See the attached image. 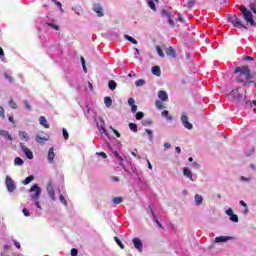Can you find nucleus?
Listing matches in <instances>:
<instances>
[{
	"mask_svg": "<svg viewBox=\"0 0 256 256\" xmlns=\"http://www.w3.org/2000/svg\"><path fill=\"white\" fill-rule=\"evenodd\" d=\"M249 1V9H247V7L243 6L240 8V12L241 15L240 17H242L244 19V21H246L247 25H250L251 27H255L256 22L253 19V13L254 15H256V0H248Z\"/></svg>",
	"mask_w": 256,
	"mask_h": 256,
	"instance_id": "nucleus-1",
	"label": "nucleus"
},
{
	"mask_svg": "<svg viewBox=\"0 0 256 256\" xmlns=\"http://www.w3.org/2000/svg\"><path fill=\"white\" fill-rule=\"evenodd\" d=\"M42 45L46 48V53L51 57V59H55L63 55V48H61V44L57 41L46 40V42H42Z\"/></svg>",
	"mask_w": 256,
	"mask_h": 256,
	"instance_id": "nucleus-2",
	"label": "nucleus"
},
{
	"mask_svg": "<svg viewBox=\"0 0 256 256\" xmlns=\"http://www.w3.org/2000/svg\"><path fill=\"white\" fill-rule=\"evenodd\" d=\"M240 75L238 78L239 83H243L244 85H251L253 83V75L251 74V70L249 66H237L234 69V75ZM241 75H244L245 79L241 78Z\"/></svg>",
	"mask_w": 256,
	"mask_h": 256,
	"instance_id": "nucleus-3",
	"label": "nucleus"
},
{
	"mask_svg": "<svg viewBox=\"0 0 256 256\" xmlns=\"http://www.w3.org/2000/svg\"><path fill=\"white\" fill-rule=\"evenodd\" d=\"M29 193H33L30 194V197L32 201H34L35 207H37V209H39L40 211L43 210V208L41 207V203L38 200L39 197H41V187H39V185L37 184H33L29 190Z\"/></svg>",
	"mask_w": 256,
	"mask_h": 256,
	"instance_id": "nucleus-4",
	"label": "nucleus"
},
{
	"mask_svg": "<svg viewBox=\"0 0 256 256\" xmlns=\"http://www.w3.org/2000/svg\"><path fill=\"white\" fill-rule=\"evenodd\" d=\"M228 21L229 23H231L233 25V27H235L236 29H249L247 27V24L243 23V21L241 20V18H239V16L237 15H230L228 16Z\"/></svg>",
	"mask_w": 256,
	"mask_h": 256,
	"instance_id": "nucleus-5",
	"label": "nucleus"
},
{
	"mask_svg": "<svg viewBox=\"0 0 256 256\" xmlns=\"http://www.w3.org/2000/svg\"><path fill=\"white\" fill-rule=\"evenodd\" d=\"M107 147H108V149H109L110 151H112L113 157H114L115 159H117V161H119V163H120L121 167H123L124 171H125L126 173H128V175H131V172H130L129 170H127V167H125V166L123 165V156H121V154H119V151L113 150V146L111 145V143H108V144H107Z\"/></svg>",
	"mask_w": 256,
	"mask_h": 256,
	"instance_id": "nucleus-6",
	"label": "nucleus"
},
{
	"mask_svg": "<svg viewBox=\"0 0 256 256\" xmlns=\"http://www.w3.org/2000/svg\"><path fill=\"white\" fill-rule=\"evenodd\" d=\"M94 121L96 123L97 129L100 131L102 135H109L107 129L105 128V120H103V118L97 117L94 119Z\"/></svg>",
	"mask_w": 256,
	"mask_h": 256,
	"instance_id": "nucleus-7",
	"label": "nucleus"
},
{
	"mask_svg": "<svg viewBox=\"0 0 256 256\" xmlns=\"http://www.w3.org/2000/svg\"><path fill=\"white\" fill-rule=\"evenodd\" d=\"M5 185L7 187V191L9 193H13L17 189V186L15 185V182L10 176H6Z\"/></svg>",
	"mask_w": 256,
	"mask_h": 256,
	"instance_id": "nucleus-8",
	"label": "nucleus"
},
{
	"mask_svg": "<svg viewBox=\"0 0 256 256\" xmlns=\"http://www.w3.org/2000/svg\"><path fill=\"white\" fill-rule=\"evenodd\" d=\"M86 111L84 110L85 116L88 120H93L95 121V119H97V112H95V110L89 108V105H86Z\"/></svg>",
	"mask_w": 256,
	"mask_h": 256,
	"instance_id": "nucleus-9",
	"label": "nucleus"
},
{
	"mask_svg": "<svg viewBox=\"0 0 256 256\" xmlns=\"http://www.w3.org/2000/svg\"><path fill=\"white\" fill-rule=\"evenodd\" d=\"M181 123L183 127H185V129H188V131H191V129H193V125L191 124V122H189V117L185 113H182Z\"/></svg>",
	"mask_w": 256,
	"mask_h": 256,
	"instance_id": "nucleus-10",
	"label": "nucleus"
},
{
	"mask_svg": "<svg viewBox=\"0 0 256 256\" xmlns=\"http://www.w3.org/2000/svg\"><path fill=\"white\" fill-rule=\"evenodd\" d=\"M19 147L24 155L27 157V159H33V151L27 148L23 142H20Z\"/></svg>",
	"mask_w": 256,
	"mask_h": 256,
	"instance_id": "nucleus-11",
	"label": "nucleus"
},
{
	"mask_svg": "<svg viewBox=\"0 0 256 256\" xmlns=\"http://www.w3.org/2000/svg\"><path fill=\"white\" fill-rule=\"evenodd\" d=\"M226 215H228L229 220L232 221V223H239V216L235 213H233V209L232 208H228L225 211Z\"/></svg>",
	"mask_w": 256,
	"mask_h": 256,
	"instance_id": "nucleus-12",
	"label": "nucleus"
},
{
	"mask_svg": "<svg viewBox=\"0 0 256 256\" xmlns=\"http://www.w3.org/2000/svg\"><path fill=\"white\" fill-rule=\"evenodd\" d=\"M132 243L135 247V249L139 252V253H143V241H141L140 238L135 237L132 239Z\"/></svg>",
	"mask_w": 256,
	"mask_h": 256,
	"instance_id": "nucleus-13",
	"label": "nucleus"
},
{
	"mask_svg": "<svg viewBox=\"0 0 256 256\" xmlns=\"http://www.w3.org/2000/svg\"><path fill=\"white\" fill-rule=\"evenodd\" d=\"M46 141H49V136L45 132L36 135V142L40 145H45Z\"/></svg>",
	"mask_w": 256,
	"mask_h": 256,
	"instance_id": "nucleus-14",
	"label": "nucleus"
},
{
	"mask_svg": "<svg viewBox=\"0 0 256 256\" xmlns=\"http://www.w3.org/2000/svg\"><path fill=\"white\" fill-rule=\"evenodd\" d=\"M47 161L50 164H53L55 162V148L50 147L48 150V155H47Z\"/></svg>",
	"mask_w": 256,
	"mask_h": 256,
	"instance_id": "nucleus-15",
	"label": "nucleus"
},
{
	"mask_svg": "<svg viewBox=\"0 0 256 256\" xmlns=\"http://www.w3.org/2000/svg\"><path fill=\"white\" fill-rule=\"evenodd\" d=\"M93 11L96 13L97 17H103L105 13H103V6L101 4H94Z\"/></svg>",
	"mask_w": 256,
	"mask_h": 256,
	"instance_id": "nucleus-16",
	"label": "nucleus"
},
{
	"mask_svg": "<svg viewBox=\"0 0 256 256\" xmlns=\"http://www.w3.org/2000/svg\"><path fill=\"white\" fill-rule=\"evenodd\" d=\"M214 241H215V243H227V241H233V237H231V236H217Z\"/></svg>",
	"mask_w": 256,
	"mask_h": 256,
	"instance_id": "nucleus-17",
	"label": "nucleus"
},
{
	"mask_svg": "<svg viewBox=\"0 0 256 256\" xmlns=\"http://www.w3.org/2000/svg\"><path fill=\"white\" fill-rule=\"evenodd\" d=\"M158 99H160V101L165 102L169 99V94H167L165 90H160L158 92Z\"/></svg>",
	"mask_w": 256,
	"mask_h": 256,
	"instance_id": "nucleus-18",
	"label": "nucleus"
},
{
	"mask_svg": "<svg viewBox=\"0 0 256 256\" xmlns=\"http://www.w3.org/2000/svg\"><path fill=\"white\" fill-rule=\"evenodd\" d=\"M47 192L52 201H55V188H53L52 184L47 185Z\"/></svg>",
	"mask_w": 256,
	"mask_h": 256,
	"instance_id": "nucleus-19",
	"label": "nucleus"
},
{
	"mask_svg": "<svg viewBox=\"0 0 256 256\" xmlns=\"http://www.w3.org/2000/svg\"><path fill=\"white\" fill-rule=\"evenodd\" d=\"M68 83L70 85V87L72 88H77L79 87V81H77V77H72V78H68Z\"/></svg>",
	"mask_w": 256,
	"mask_h": 256,
	"instance_id": "nucleus-20",
	"label": "nucleus"
},
{
	"mask_svg": "<svg viewBox=\"0 0 256 256\" xmlns=\"http://www.w3.org/2000/svg\"><path fill=\"white\" fill-rule=\"evenodd\" d=\"M18 137L21 141H29L30 137H29V134H27V132L25 131H19L18 132Z\"/></svg>",
	"mask_w": 256,
	"mask_h": 256,
	"instance_id": "nucleus-21",
	"label": "nucleus"
},
{
	"mask_svg": "<svg viewBox=\"0 0 256 256\" xmlns=\"http://www.w3.org/2000/svg\"><path fill=\"white\" fill-rule=\"evenodd\" d=\"M183 175L185 177H188V179H190V181H193V172H191V169H189V167L183 168Z\"/></svg>",
	"mask_w": 256,
	"mask_h": 256,
	"instance_id": "nucleus-22",
	"label": "nucleus"
},
{
	"mask_svg": "<svg viewBox=\"0 0 256 256\" xmlns=\"http://www.w3.org/2000/svg\"><path fill=\"white\" fill-rule=\"evenodd\" d=\"M0 136L4 137V139H7V141H13V136H11L7 130H0Z\"/></svg>",
	"mask_w": 256,
	"mask_h": 256,
	"instance_id": "nucleus-23",
	"label": "nucleus"
},
{
	"mask_svg": "<svg viewBox=\"0 0 256 256\" xmlns=\"http://www.w3.org/2000/svg\"><path fill=\"white\" fill-rule=\"evenodd\" d=\"M166 55H168V57H172L173 59H175V57H177V52L174 50L173 47H168L166 49Z\"/></svg>",
	"mask_w": 256,
	"mask_h": 256,
	"instance_id": "nucleus-24",
	"label": "nucleus"
},
{
	"mask_svg": "<svg viewBox=\"0 0 256 256\" xmlns=\"http://www.w3.org/2000/svg\"><path fill=\"white\" fill-rule=\"evenodd\" d=\"M152 75H156V77H161V68L159 66H153L151 68Z\"/></svg>",
	"mask_w": 256,
	"mask_h": 256,
	"instance_id": "nucleus-25",
	"label": "nucleus"
},
{
	"mask_svg": "<svg viewBox=\"0 0 256 256\" xmlns=\"http://www.w3.org/2000/svg\"><path fill=\"white\" fill-rule=\"evenodd\" d=\"M39 123L42 127H45V129H49V123H47V118H45V116L39 118Z\"/></svg>",
	"mask_w": 256,
	"mask_h": 256,
	"instance_id": "nucleus-26",
	"label": "nucleus"
},
{
	"mask_svg": "<svg viewBox=\"0 0 256 256\" xmlns=\"http://www.w3.org/2000/svg\"><path fill=\"white\" fill-rule=\"evenodd\" d=\"M104 105H105V107H107V109H109V107H111V105H113V99H111L110 96L104 97Z\"/></svg>",
	"mask_w": 256,
	"mask_h": 256,
	"instance_id": "nucleus-27",
	"label": "nucleus"
},
{
	"mask_svg": "<svg viewBox=\"0 0 256 256\" xmlns=\"http://www.w3.org/2000/svg\"><path fill=\"white\" fill-rule=\"evenodd\" d=\"M195 205L199 206L203 203V196L196 194L194 196Z\"/></svg>",
	"mask_w": 256,
	"mask_h": 256,
	"instance_id": "nucleus-28",
	"label": "nucleus"
},
{
	"mask_svg": "<svg viewBox=\"0 0 256 256\" xmlns=\"http://www.w3.org/2000/svg\"><path fill=\"white\" fill-rule=\"evenodd\" d=\"M108 88L110 91H115V89H117V82H115V80H109Z\"/></svg>",
	"mask_w": 256,
	"mask_h": 256,
	"instance_id": "nucleus-29",
	"label": "nucleus"
},
{
	"mask_svg": "<svg viewBox=\"0 0 256 256\" xmlns=\"http://www.w3.org/2000/svg\"><path fill=\"white\" fill-rule=\"evenodd\" d=\"M161 116L165 117L167 119V121H173V116L169 115L168 110H163L161 112Z\"/></svg>",
	"mask_w": 256,
	"mask_h": 256,
	"instance_id": "nucleus-30",
	"label": "nucleus"
},
{
	"mask_svg": "<svg viewBox=\"0 0 256 256\" xmlns=\"http://www.w3.org/2000/svg\"><path fill=\"white\" fill-rule=\"evenodd\" d=\"M124 38L126 39V41H129L130 43H132L133 45H137V40L135 38H133L132 36L125 34Z\"/></svg>",
	"mask_w": 256,
	"mask_h": 256,
	"instance_id": "nucleus-31",
	"label": "nucleus"
},
{
	"mask_svg": "<svg viewBox=\"0 0 256 256\" xmlns=\"http://www.w3.org/2000/svg\"><path fill=\"white\" fill-rule=\"evenodd\" d=\"M46 25L54 31H59V25L55 24V22H46Z\"/></svg>",
	"mask_w": 256,
	"mask_h": 256,
	"instance_id": "nucleus-32",
	"label": "nucleus"
},
{
	"mask_svg": "<svg viewBox=\"0 0 256 256\" xmlns=\"http://www.w3.org/2000/svg\"><path fill=\"white\" fill-rule=\"evenodd\" d=\"M33 179H35V176L29 175L28 177H26L23 180V185H29V183H31V181H33Z\"/></svg>",
	"mask_w": 256,
	"mask_h": 256,
	"instance_id": "nucleus-33",
	"label": "nucleus"
},
{
	"mask_svg": "<svg viewBox=\"0 0 256 256\" xmlns=\"http://www.w3.org/2000/svg\"><path fill=\"white\" fill-rule=\"evenodd\" d=\"M156 52L162 59L165 58V53L163 52V48L161 46H156Z\"/></svg>",
	"mask_w": 256,
	"mask_h": 256,
	"instance_id": "nucleus-34",
	"label": "nucleus"
},
{
	"mask_svg": "<svg viewBox=\"0 0 256 256\" xmlns=\"http://www.w3.org/2000/svg\"><path fill=\"white\" fill-rule=\"evenodd\" d=\"M123 201V197L118 196L112 199V202L114 205H121V202Z\"/></svg>",
	"mask_w": 256,
	"mask_h": 256,
	"instance_id": "nucleus-35",
	"label": "nucleus"
},
{
	"mask_svg": "<svg viewBox=\"0 0 256 256\" xmlns=\"http://www.w3.org/2000/svg\"><path fill=\"white\" fill-rule=\"evenodd\" d=\"M128 127H129L130 131H132L133 133H137V124L136 123L130 122L128 124Z\"/></svg>",
	"mask_w": 256,
	"mask_h": 256,
	"instance_id": "nucleus-36",
	"label": "nucleus"
},
{
	"mask_svg": "<svg viewBox=\"0 0 256 256\" xmlns=\"http://www.w3.org/2000/svg\"><path fill=\"white\" fill-rule=\"evenodd\" d=\"M115 243L120 247V249H125V245L123 242H121V239L119 237L115 236L114 237Z\"/></svg>",
	"mask_w": 256,
	"mask_h": 256,
	"instance_id": "nucleus-37",
	"label": "nucleus"
},
{
	"mask_svg": "<svg viewBox=\"0 0 256 256\" xmlns=\"http://www.w3.org/2000/svg\"><path fill=\"white\" fill-rule=\"evenodd\" d=\"M146 83L145 79H138L135 81L136 87H143Z\"/></svg>",
	"mask_w": 256,
	"mask_h": 256,
	"instance_id": "nucleus-38",
	"label": "nucleus"
},
{
	"mask_svg": "<svg viewBox=\"0 0 256 256\" xmlns=\"http://www.w3.org/2000/svg\"><path fill=\"white\" fill-rule=\"evenodd\" d=\"M23 163H24V161L21 157H16L14 159V165H17V166L21 167V165H23Z\"/></svg>",
	"mask_w": 256,
	"mask_h": 256,
	"instance_id": "nucleus-39",
	"label": "nucleus"
},
{
	"mask_svg": "<svg viewBox=\"0 0 256 256\" xmlns=\"http://www.w3.org/2000/svg\"><path fill=\"white\" fill-rule=\"evenodd\" d=\"M148 7H150L152 11H157V6L155 5V1L153 0H148Z\"/></svg>",
	"mask_w": 256,
	"mask_h": 256,
	"instance_id": "nucleus-40",
	"label": "nucleus"
},
{
	"mask_svg": "<svg viewBox=\"0 0 256 256\" xmlns=\"http://www.w3.org/2000/svg\"><path fill=\"white\" fill-rule=\"evenodd\" d=\"M143 117H145V113H143L142 111L136 112L135 118L137 121H141V119H143Z\"/></svg>",
	"mask_w": 256,
	"mask_h": 256,
	"instance_id": "nucleus-41",
	"label": "nucleus"
},
{
	"mask_svg": "<svg viewBox=\"0 0 256 256\" xmlns=\"http://www.w3.org/2000/svg\"><path fill=\"white\" fill-rule=\"evenodd\" d=\"M145 133H147V135H149V141L150 143H153V130L151 129H146Z\"/></svg>",
	"mask_w": 256,
	"mask_h": 256,
	"instance_id": "nucleus-42",
	"label": "nucleus"
},
{
	"mask_svg": "<svg viewBox=\"0 0 256 256\" xmlns=\"http://www.w3.org/2000/svg\"><path fill=\"white\" fill-rule=\"evenodd\" d=\"M0 59L2 63H7V59H5V52L3 51V48L0 47Z\"/></svg>",
	"mask_w": 256,
	"mask_h": 256,
	"instance_id": "nucleus-43",
	"label": "nucleus"
},
{
	"mask_svg": "<svg viewBox=\"0 0 256 256\" xmlns=\"http://www.w3.org/2000/svg\"><path fill=\"white\" fill-rule=\"evenodd\" d=\"M195 3H197V0H189L187 3L188 9H193V7H195Z\"/></svg>",
	"mask_w": 256,
	"mask_h": 256,
	"instance_id": "nucleus-44",
	"label": "nucleus"
},
{
	"mask_svg": "<svg viewBox=\"0 0 256 256\" xmlns=\"http://www.w3.org/2000/svg\"><path fill=\"white\" fill-rule=\"evenodd\" d=\"M62 135H63L65 141L69 140V132L67 131V129H65V128L62 129Z\"/></svg>",
	"mask_w": 256,
	"mask_h": 256,
	"instance_id": "nucleus-45",
	"label": "nucleus"
},
{
	"mask_svg": "<svg viewBox=\"0 0 256 256\" xmlns=\"http://www.w3.org/2000/svg\"><path fill=\"white\" fill-rule=\"evenodd\" d=\"M231 95L233 97V99H236L239 101V99H241V94H237V92H235V90H232Z\"/></svg>",
	"mask_w": 256,
	"mask_h": 256,
	"instance_id": "nucleus-46",
	"label": "nucleus"
},
{
	"mask_svg": "<svg viewBox=\"0 0 256 256\" xmlns=\"http://www.w3.org/2000/svg\"><path fill=\"white\" fill-rule=\"evenodd\" d=\"M9 106L11 107V109L17 108V103H15V100H13V98L9 100Z\"/></svg>",
	"mask_w": 256,
	"mask_h": 256,
	"instance_id": "nucleus-47",
	"label": "nucleus"
},
{
	"mask_svg": "<svg viewBox=\"0 0 256 256\" xmlns=\"http://www.w3.org/2000/svg\"><path fill=\"white\" fill-rule=\"evenodd\" d=\"M22 213H23L24 217H31V212L27 208H23Z\"/></svg>",
	"mask_w": 256,
	"mask_h": 256,
	"instance_id": "nucleus-48",
	"label": "nucleus"
},
{
	"mask_svg": "<svg viewBox=\"0 0 256 256\" xmlns=\"http://www.w3.org/2000/svg\"><path fill=\"white\" fill-rule=\"evenodd\" d=\"M59 200L61 203H63L65 205V207H67L68 202L66 201L65 196H63V194H60Z\"/></svg>",
	"mask_w": 256,
	"mask_h": 256,
	"instance_id": "nucleus-49",
	"label": "nucleus"
},
{
	"mask_svg": "<svg viewBox=\"0 0 256 256\" xmlns=\"http://www.w3.org/2000/svg\"><path fill=\"white\" fill-rule=\"evenodd\" d=\"M153 122L151 121V119H146L142 121V125L144 127H149V125H151Z\"/></svg>",
	"mask_w": 256,
	"mask_h": 256,
	"instance_id": "nucleus-50",
	"label": "nucleus"
},
{
	"mask_svg": "<svg viewBox=\"0 0 256 256\" xmlns=\"http://www.w3.org/2000/svg\"><path fill=\"white\" fill-rule=\"evenodd\" d=\"M161 15H162V17H167V19H168V17L171 16V13H169V11H167V10H162Z\"/></svg>",
	"mask_w": 256,
	"mask_h": 256,
	"instance_id": "nucleus-51",
	"label": "nucleus"
},
{
	"mask_svg": "<svg viewBox=\"0 0 256 256\" xmlns=\"http://www.w3.org/2000/svg\"><path fill=\"white\" fill-rule=\"evenodd\" d=\"M23 103H24L25 109H27L28 111H31V104H29V101L24 100Z\"/></svg>",
	"mask_w": 256,
	"mask_h": 256,
	"instance_id": "nucleus-52",
	"label": "nucleus"
},
{
	"mask_svg": "<svg viewBox=\"0 0 256 256\" xmlns=\"http://www.w3.org/2000/svg\"><path fill=\"white\" fill-rule=\"evenodd\" d=\"M70 253L71 256H77L79 254V250H77V248H72Z\"/></svg>",
	"mask_w": 256,
	"mask_h": 256,
	"instance_id": "nucleus-53",
	"label": "nucleus"
},
{
	"mask_svg": "<svg viewBox=\"0 0 256 256\" xmlns=\"http://www.w3.org/2000/svg\"><path fill=\"white\" fill-rule=\"evenodd\" d=\"M155 105H156L157 109H165V107L159 100L156 101Z\"/></svg>",
	"mask_w": 256,
	"mask_h": 256,
	"instance_id": "nucleus-54",
	"label": "nucleus"
},
{
	"mask_svg": "<svg viewBox=\"0 0 256 256\" xmlns=\"http://www.w3.org/2000/svg\"><path fill=\"white\" fill-rule=\"evenodd\" d=\"M131 155H133V157H138V159H141V157L139 156V151L137 149H134L131 152Z\"/></svg>",
	"mask_w": 256,
	"mask_h": 256,
	"instance_id": "nucleus-55",
	"label": "nucleus"
},
{
	"mask_svg": "<svg viewBox=\"0 0 256 256\" xmlns=\"http://www.w3.org/2000/svg\"><path fill=\"white\" fill-rule=\"evenodd\" d=\"M4 77L7 79V81H9V83H13V77H11L9 74L4 73Z\"/></svg>",
	"mask_w": 256,
	"mask_h": 256,
	"instance_id": "nucleus-56",
	"label": "nucleus"
},
{
	"mask_svg": "<svg viewBox=\"0 0 256 256\" xmlns=\"http://www.w3.org/2000/svg\"><path fill=\"white\" fill-rule=\"evenodd\" d=\"M96 155L102 157L103 159H107V154L105 152H96Z\"/></svg>",
	"mask_w": 256,
	"mask_h": 256,
	"instance_id": "nucleus-57",
	"label": "nucleus"
},
{
	"mask_svg": "<svg viewBox=\"0 0 256 256\" xmlns=\"http://www.w3.org/2000/svg\"><path fill=\"white\" fill-rule=\"evenodd\" d=\"M243 61H255V58H253V56H245Z\"/></svg>",
	"mask_w": 256,
	"mask_h": 256,
	"instance_id": "nucleus-58",
	"label": "nucleus"
},
{
	"mask_svg": "<svg viewBox=\"0 0 256 256\" xmlns=\"http://www.w3.org/2000/svg\"><path fill=\"white\" fill-rule=\"evenodd\" d=\"M168 19V23L171 27H175V21L171 19V16L167 18Z\"/></svg>",
	"mask_w": 256,
	"mask_h": 256,
	"instance_id": "nucleus-59",
	"label": "nucleus"
},
{
	"mask_svg": "<svg viewBox=\"0 0 256 256\" xmlns=\"http://www.w3.org/2000/svg\"><path fill=\"white\" fill-rule=\"evenodd\" d=\"M128 105H129L130 107H133V105H135V99L129 98V99H128Z\"/></svg>",
	"mask_w": 256,
	"mask_h": 256,
	"instance_id": "nucleus-60",
	"label": "nucleus"
},
{
	"mask_svg": "<svg viewBox=\"0 0 256 256\" xmlns=\"http://www.w3.org/2000/svg\"><path fill=\"white\" fill-rule=\"evenodd\" d=\"M13 243L16 249H21V243H19L17 240H13Z\"/></svg>",
	"mask_w": 256,
	"mask_h": 256,
	"instance_id": "nucleus-61",
	"label": "nucleus"
},
{
	"mask_svg": "<svg viewBox=\"0 0 256 256\" xmlns=\"http://www.w3.org/2000/svg\"><path fill=\"white\" fill-rule=\"evenodd\" d=\"M177 21H179V23H185V19H183V16H181V14L178 15Z\"/></svg>",
	"mask_w": 256,
	"mask_h": 256,
	"instance_id": "nucleus-62",
	"label": "nucleus"
},
{
	"mask_svg": "<svg viewBox=\"0 0 256 256\" xmlns=\"http://www.w3.org/2000/svg\"><path fill=\"white\" fill-rule=\"evenodd\" d=\"M240 181L249 182V181H251V178H247V177H245V176H241V177H240Z\"/></svg>",
	"mask_w": 256,
	"mask_h": 256,
	"instance_id": "nucleus-63",
	"label": "nucleus"
},
{
	"mask_svg": "<svg viewBox=\"0 0 256 256\" xmlns=\"http://www.w3.org/2000/svg\"><path fill=\"white\" fill-rule=\"evenodd\" d=\"M131 111H132V113H137V105H133V106H131Z\"/></svg>",
	"mask_w": 256,
	"mask_h": 256,
	"instance_id": "nucleus-64",
	"label": "nucleus"
}]
</instances>
